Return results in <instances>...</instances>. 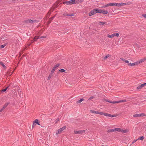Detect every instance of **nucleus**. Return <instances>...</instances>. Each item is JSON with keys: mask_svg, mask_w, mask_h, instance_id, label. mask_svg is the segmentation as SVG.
I'll return each instance as SVG.
<instances>
[{"mask_svg": "<svg viewBox=\"0 0 146 146\" xmlns=\"http://www.w3.org/2000/svg\"><path fill=\"white\" fill-rule=\"evenodd\" d=\"M110 56V55L109 54L107 55L106 56L104 57V60L106 59L107 58Z\"/></svg>", "mask_w": 146, "mask_h": 146, "instance_id": "35", "label": "nucleus"}, {"mask_svg": "<svg viewBox=\"0 0 146 146\" xmlns=\"http://www.w3.org/2000/svg\"><path fill=\"white\" fill-rule=\"evenodd\" d=\"M3 110H0V112H1Z\"/></svg>", "mask_w": 146, "mask_h": 146, "instance_id": "47", "label": "nucleus"}, {"mask_svg": "<svg viewBox=\"0 0 146 146\" xmlns=\"http://www.w3.org/2000/svg\"><path fill=\"white\" fill-rule=\"evenodd\" d=\"M116 6L121 7L120 3H116Z\"/></svg>", "mask_w": 146, "mask_h": 146, "instance_id": "37", "label": "nucleus"}, {"mask_svg": "<svg viewBox=\"0 0 146 146\" xmlns=\"http://www.w3.org/2000/svg\"><path fill=\"white\" fill-rule=\"evenodd\" d=\"M115 131H118L119 132H121L122 133V129L120 128H115Z\"/></svg>", "mask_w": 146, "mask_h": 146, "instance_id": "20", "label": "nucleus"}, {"mask_svg": "<svg viewBox=\"0 0 146 146\" xmlns=\"http://www.w3.org/2000/svg\"><path fill=\"white\" fill-rule=\"evenodd\" d=\"M132 4L131 2L126 3H120L121 7L122 6L125 5H129Z\"/></svg>", "mask_w": 146, "mask_h": 146, "instance_id": "13", "label": "nucleus"}, {"mask_svg": "<svg viewBox=\"0 0 146 146\" xmlns=\"http://www.w3.org/2000/svg\"><path fill=\"white\" fill-rule=\"evenodd\" d=\"M146 86V83L143 84L138 86L137 88V89L140 90L142 88Z\"/></svg>", "mask_w": 146, "mask_h": 146, "instance_id": "8", "label": "nucleus"}, {"mask_svg": "<svg viewBox=\"0 0 146 146\" xmlns=\"http://www.w3.org/2000/svg\"><path fill=\"white\" fill-rule=\"evenodd\" d=\"M9 104V102H7L3 106V107L2 108L1 110H3L8 105V104Z\"/></svg>", "mask_w": 146, "mask_h": 146, "instance_id": "17", "label": "nucleus"}, {"mask_svg": "<svg viewBox=\"0 0 146 146\" xmlns=\"http://www.w3.org/2000/svg\"><path fill=\"white\" fill-rule=\"evenodd\" d=\"M129 130L128 129H122V133H127L129 132Z\"/></svg>", "mask_w": 146, "mask_h": 146, "instance_id": "19", "label": "nucleus"}, {"mask_svg": "<svg viewBox=\"0 0 146 146\" xmlns=\"http://www.w3.org/2000/svg\"><path fill=\"white\" fill-rule=\"evenodd\" d=\"M59 64H58L54 66L48 78V80H49L52 76L54 71L56 68L59 66Z\"/></svg>", "mask_w": 146, "mask_h": 146, "instance_id": "1", "label": "nucleus"}, {"mask_svg": "<svg viewBox=\"0 0 146 146\" xmlns=\"http://www.w3.org/2000/svg\"><path fill=\"white\" fill-rule=\"evenodd\" d=\"M100 115H103L105 116H108V117H115L116 116V115H111L110 114H108L107 113H103L102 112H101Z\"/></svg>", "mask_w": 146, "mask_h": 146, "instance_id": "6", "label": "nucleus"}, {"mask_svg": "<svg viewBox=\"0 0 146 146\" xmlns=\"http://www.w3.org/2000/svg\"><path fill=\"white\" fill-rule=\"evenodd\" d=\"M121 59L123 61L125 62L126 63H127L128 64H129V61L128 60H125L122 58H121Z\"/></svg>", "mask_w": 146, "mask_h": 146, "instance_id": "25", "label": "nucleus"}, {"mask_svg": "<svg viewBox=\"0 0 146 146\" xmlns=\"http://www.w3.org/2000/svg\"><path fill=\"white\" fill-rule=\"evenodd\" d=\"M93 98V97H91L90 98H89V100H91V99H92Z\"/></svg>", "mask_w": 146, "mask_h": 146, "instance_id": "46", "label": "nucleus"}, {"mask_svg": "<svg viewBox=\"0 0 146 146\" xmlns=\"http://www.w3.org/2000/svg\"><path fill=\"white\" fill-rule=\"evenodd\" d=\"M53 17H52L51 18H50V20H52L53 18Z\"/></svg>", "mask_w": 146, "mask_h": 146, "instance_id": "44", "label": "nucleus"}, {"mask_svg": "<svg viewBox=\"0 0 146 146\" xmlns=\"http://www.w3.org/2000/svg\"><path fill=\"white\" fill-rule=\"evenodd\" d=\"M145 114L144 113L136 114L133 115L134 117H138L145 116Z\"/></svg>", "mask_w": 146, "mask_h": 146, "instance_id": "11", "label": "nucleus"}, {"mask_svg": "<svg viewBox=\"0 0 146 146\" xmlns=\"http://www.w3.org/2000/svg\"><path fill=\"white\" fill-rule=\"evenodd\" d=\"M100 115H103L105 116H108V117H115L116 116V115H111L110 114H108L107 113H103L102 112H101Z\"/></svg>", "mask_w": 146, "mask_h": 146, "instance_id": "5", "label": "nucleus"}, {"mask_svg": "<svg viewBox=\"0 0 146 146\" xmlns=\"http://www.w3.org/2000/svg\"><path fill=\"white\" fill-rule=\"evenodd\" d=\"M137 141V140H134L133 142V143H134V142H135L136 141Z\"/></svg>", "mask_w": 146, "mask_h": 146, "instance_id": "43", "label": "nucleus"}, {"mask_svg": "<svg viewBox=\"0 0 146 146\" xmlns=\"http://www.w3.org/2000/svg\"><path fill=\"white\" fill-rule=\"evenodd\" d=\"M39 38H40V36H36L34 38L35 39H37Z\"/></svg>", "mask_w": 146, "mask_h": 146, "instance_id": "38", "label": "nucleus"}, {"mask_svg": "<svg viewBox=\"0 0 146 146\" xmlns=\"http://www.w3.org/2000/svg\"><path fill=\"white\" fill-rule=\"evenodd\" d=\"M145 60H146V57L142 58L137 61V63L138 64L141 63L142 62H144Z\"/></svg>", "mask_w": 146, "mask_h": 146, "instance_id": "9", "label": "nucleus"}, {"mask_svg": "<svg viewBox=\"0 0 146 146\" xmlns=\"http://www.w3.org/2000/svg\"><path fill=\"white\" fill-rule=\"evenodd\" d=\"M18 92L19 93V96H21V95L20 94L21 93V91L20 90H18Z\"/></svg>", "mask_w": 146, "mask_h": 146, "instance_id": "41", "label": "nucleus"}, {"mask_svg": "<svg viewBox=\"0 0 146 146\" xmlns=\"http://www.w3.org/2000/svg\"><path fill=\"white\" fill-rule=\"evenodd\" d=\"M111 6H116V3H111Z\"/></svg>", "mask_w": 146, "mask_h": 146, "instance_id": "29", "label": "nucleus"}, {"mask_svg": "<svg viewBox=\"0 0 146 146\" xmlns=\"http://www.w3.org/2000/svg\"><path fill=\"white\" fill-rule=\"evenodd\" d=\"M35 21L34 20H32L31 19H29L27 20L26 21V23H32Z\"/></svg>", "mask_w": 146, "mask_h": 146, "instance_id": "22", "label": "nucleus"}, {"mask_svg": "<svg viewBox=\"0 0 146 146\" xmlns=\"http://www.w3.org/2000/svg\"><path fill=\"white\" fill-rule=\"evenodd\" d=\"M90 112L95 114H99L100 115L101 112L96 111L93 110H90Z\"/></svg>", "mask_w": 146, "mask_h": 146, "instance_id": "12", "label": "nucleus"}, {"mask_svg": "<svg viewBox=\"0 0 146 146\" xmlns=\"http://www.w3.org/2000/svg\"><path fill=\"white\" fill-rule=\"evenodd\" d=\"M0 64L4 68H6V67L5 66L2 62H0Z\"/></svg>", "mask_w": 146, "mask_h": 146, "instance_id": "27", "label": "nucleus"}, {"mask_svg": "<svg viewBox=\"0 0 146 146\" xmlns=\"http://www.w3.org/2000/svg\"><path fill=\"white\" fill-rule=\"evenodd\" d=\"M138 64L137 63V61L134 63H133L132 64L131 63H129L128 64V65L130 66H133L135 65H137Z\"/></svg>", "mask_w": 146, "mask_h": 146, "instance_id": "15", "label": "nucleus"}, {"mask_svg": "<svg viewBox=\"0 0 146 146\" xmlns=\"http://www.w3.org/2000/svg\"><path fill=\"white\" fill-rule=\"evenodd\" d=\"M76 3H77L76 1V0H72L69 1H65L63 3L64 4L68 5H71L74 4H76Z\"/></svg>", "mask_w": 146, "mask_h": 146, "instance_id": "2", "label": "nucleus"}, {"mask_svg": "<svg viewBox=\"0 0 146 146\" xmlns=\"http://www.w3.org/2000/svg\"><path fill=\"white\" fill-rule=\"evenodd\" d=\"M107 37L109 38H113V34H112V35H107Z\"/></svg>", "mask_w": 146, "mask_h": 146, "instance_id": "26", "label": "nucleus"}, {"mask_svg": "<svg viewBox=\"0 0 146 146\" xmlns=\"http://www.w3.org/2000/svg\"><path fill=\"white\" fill-rule=\"evenodd\" d=\"M104 14H107L108 13V11L107 10H101V13Z\"/></svg>", "mask_w": 146, "mask_h": 146, "instance_id": "18", "label": "nucleus"}, {"mask_svg": "<svg viewBox=\"0 0 146 146\" xmlns=\"http://www.w3.org/2000/svg\"><path fill=\"white\" fill-rule=\"evenodd\" d=\"M115 131V128L108 130V132H112Z\"/></svg>", "mask_w": 146, "mask_h": 146, "instance_id": "23", "label": "nucleus"}, {"mask_svg": "<svg viewBox=\"0 0 146 146\" xmlns=\"http://www.w3.org/2000/svg\"><path fill=\"white\" fill-rule=\"evenodd\" d=\"M67 16H74V13H72V14H67L66 15Z\"/></svg>", "mask_w": 146, "mask_h": 146, "instance_id": "32", "label": "nucleus"}, {"mask_svg": "<svg viewBox=\"0 0 146 146\" xmlns=\"http://www.w3.org/2000/svg\"><path fill=\"white\" fill-rule=\"evenodd\" d=\"M5 46H6V44H5L0 46V48H3Z\"/></svg>", "mask_w": 146, "mask_h": 146, "instance_id": "36", "label": "nucleus"}, {"mask_svg": "<svg viewBox=\"0 0 146 146\" xmlns=\"http://www.w3.org/2000/svg\"><path fill=\"white\" fill-rule=\"evenodd\" d=\"M144 139V137L143 136H141L140 137L138 138V140L140 139L141 140H143Z\"/></svg>", "mask_w": 146, "mask_h": 146, "instance_id": "33", "label": "nucleus"}, {"mask_svg": "<svg viewBox=\"0 0 146 146\" xmlns=\"http://www.w3.org/2000/svg\"><path fill=\"white\" fill-rule=\"evenodd\" d=\"M12 1H18V0H12Z\"/></svg>", "mask_w": 146, "mask_h": 146, "instance_id": "48", "label": "nucleus"}, {"mask_svg": "<svg viewBox=\"0 0 146 146\" xmlns=\"http://www.w3.org/2000/svg\"><path fill=\"white\" fill-rule=\"evenodd\" d=\"M66 126H64V127L58 129L56 132L55 133L56 135H58V134L61 133L62 131L66 129Z\"/></svg>", "mask_w": 146, "mask_h": 146, "instance_id": "3", "label": "nucleus"}, {"mask_svg": "<svg viewBox=\"0 0 146 146\" xmlns=\"http://www.w3.org/2000/svg\"><path fill=\"white\" fill-rule=\"evenodd\" d=\"M46 37L44 36H40V38H45Z\"/></svg>", "mask_w": 146, "mask_h": 146, "instance_id": "40", "label": "nucleus"}, {"mask_svg": "<svg viewBox=\"0 0 146 146\" xmlns=\"http://www.w3.org/2000/svg\"><path fill=\"white\" fill-rule=\"evenodd\" d=\"M142 16L145 18H146V14H143Z\"/></svg>", "mask_w": 146, "mask_h": 146, "instance_id": "42", "label": "nucleus"}, {"mask_svg": "<svg viewBox=\"0 0 146 146\" xmlns=\"http://www.w3.org/2000/svg\"><path fill=\"white\" fill-rule=\"evenodd\" d=\"M8 87H9V86H8V87H7L5 89H3L2 90H1V91L3 92H5L7 90V89Z\"/></svg>", "mask_w": 146, "mask_h": 146, "instance_id": "31", "label": "nucleus"}, {"mask_svg": "<svg viewBox=\"0 0 146 146\" xmlns=\"http://www.w3.org/2000/svg\"><path fill=\"white\" fill-rule=\"evenodd\" d=\"M8 74V72H7V75H9V76H11V75H12V73H11V74Z\"/></svg>", "mask_w": 146, "mask_h": 146, "instance_id": "45", "label": "nucleus"}, {"mask_svg": "<svg viewBox=\"0 0 146 146\" xmlns=\"http://www.w3.org/2000/svg\"><path fill=\"white\" fill-rule=\"evenodd\" d=\"M95 11L96 12V13H101V9H95Z\"/></svg>", "mask_w": 146, "mask_h": 146, "instance_id": "16", "label": "nucleus"}, {"mask_svg": "<svg viewBox=\"0 0 146 146\" xmlns=\"http://www.w3.org/2000/svg\"><path fill=\"white\" fill-rule=\"evenodd\" d=\"M113 37H114V36H116L117 37H118L119 36V34L118 33H115L113 34Z\"/></svg>", "mask_w": 146, "mask_h": 146, "instance_id": "24", "label": "nucleus"}, {"mask_svg": "<svg viewBox=\"0 0 146 146\" xmlns=\"http://www.w3.org/2000/svg\"><path fill=\"white\" fill-rule=\"evenodd\" d=\"M59 118H57L55 121H56V123H57L58 121H59Z\"/></svg>", "mask_w": 146, "mask_h": 146, "instance_id": "39", "label": "nucleus"}, {"mask_svg": "<svg viewBox=\"0 0 146 146\" xmlns=\"http://www.w3.org/2000/svg\"><path fill=\"white\" fill-rule=\"evenodd\" d=\"M59 71L60 72H65L66 71V70L64 69H60V70H59Z\"/></svg>", "mask_w": 146, "mask_h": 146, "instance_id": "34", "label": "nucleus"}, {"mask_svg": "<svg viewBox=\"0 0 146 146\" xmlns=\"http://www.w3.org/2000/svg\"><path fill=\"white\" fill-rule=\"evenodd\" d=\"M106 101L107 102H109L113 104H115L117 103H120L121 102H126V100H121L120 101H114V102H110L108 100H106Z\"/></svg>", "mask_w": 146, "mask_h": 146, "instance_id": "4", "label": "nucleus"}, {"mask_svg": "<svg viewBox=\"0 0 146 146\" xmlns=\"http://www.w3.org/2000/svg\"><path fill=\"white\" fill-rule=\"evenodd\" d=\"M84 100V99L83 98L80 99V100L78 101L77 102V103H80L82 102Z\"/></svg>", "mask_w": 146, "mask_h": 146, "instance_id": "28", "label": "nucleus"}, {"mask_svg": "<svg viewBox=\"0 0 146 146\" xmlns=\"http://www.w3.org/2000/svg\"><path fill=\"white\" fill-rule=\"evenodd\" d=\"M96 14V12L95 11V9H93L89 13V15L90 16H91L92 15H93Z\"/></svg>", "mask_w": 146, "mask_h": 146, "instance_id": "10", "label": "nucleus"}, {"mask_svg": "<svg viewBox=\"0 0 146 146\" xmlns=\"http://www.w3.org/2000/svg\"><path fill=\"white\" fill-rule=\"evenodd\" d=\"M35 123H36L38 124V125H40L38 123V120L37 119H36L35 120V121H34L33 124V127L34 126H35L36 125V124H35Z\"/></svg>", "mask_w": 146, "mask_h": 146, "instance_id": "21", "label": "nucleus"}, {"mask_svg": "<svg viewBox=\"0 0 146 146\" xmlns=\"http://www.w3.org/2000/svg\"><path fill=\"white\" fill-rule=\"evenodd\" d=\"M74 132L75 134H82L84 133L85 132V131L84 130H79L78 131L75 130L74 131Z\"/></svg>", "mask_w": 146, "mask_h": 146, "instance_id": "7", "label": "nucleus"}, {"mask_svg": "<svg viewBox=\"0 0 146 146\" xmlns=\"http://www.w3.org/2000/svg\"><path fill=\"white\" fill-rule=\"evenodd\" d=\"M110 6H111V3H109L108 4H106L102 6V7L101 8H106V7H108Z\"/></svg>", "mask_w": 146, "mask_h": 146, "instance_id": "14", "label": "nucleus"}, {"mask_svg": "<svg viewBox=\"0 0 146 146\" xmlns=\"http://www.w3.org/2000/svg\"><path fill=\"white\" fill-rule=\"evenodd\" d=\"M105 22H100L99 24L100 25H103L106 24Z\"/></svg>", "mask_w": 146, "mask_h": 146, "instance_id": "30", "label": "nucleus"}]
</instances>
